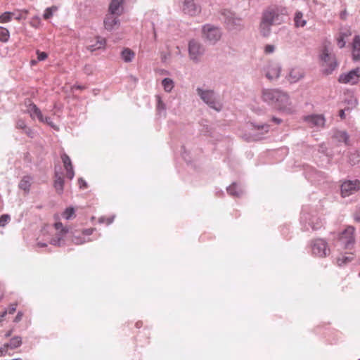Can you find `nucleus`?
Returning a JSON list of instances; mask_svg holds the SVG:
<instances>
[{
    "label": "nucleus",
    "mask_w": 360,
    "mask_h": 360,
    "mask_svg": "<svg viewBox=\"0 0 360 360\" xmlns=\"http://www.w3.org/2000/svg\"><path fill=\"white\" fill-rule=\"evenodd\" d=\"M135 326L137 328H140L141 327H142L143 323L141 321H138L136 323Z\"/></svg>",
    "instance_id": "nucleus-55"
},
{
    "label": "nucleus",
    "mask_w": 360,
    "mask_h": 360,
    "mask_svg": "<svg viewBox=\"0 0 360 360\" xmlns=\"http://www.w3.org/2000/svg\"><path fill=\"white\" fill-rule=\"evenodd\" d=\"M279 89H266L262 91V99L269 105L274 106L278 100Z\"/></svg>",
    "instance_id": "nucleus-12"
},
{
    "label": "nucleus",
    "mask_w": 360,
    "mask_h": 360,
    "mask_svg": "<svg viewBox=\"0 0 360 360\" xmlns=\"http://www.w3.org/2000/svg\"><path fill=\"white\" fill-rule=\"evenodd\" d=\"M27 111L32 118L37 117L40 122L49 123V118L46 117L45 119H44L41 110L37 108V106L34 103H30V105L27 107Z\"/></svg>",
    "instance_id": "nucleus-19"
},
{
    "label": "nucleus",
    "mask_w": 360,
    "mask_h": 360,
    "mask_svg": "<svg viewBox=\"0 0 360 360\" xmlns=\"http://www.w3.org/2000/svg\"><path fill=\"white\" fill-rule=\"evenodd\" d=\"M188 49L190 57L193 60H198L204 52L203 47L200 43L195 40H192L189 42Z\"/></svg>",
    "instance_id": "nucleus-14"
},
{
    "label": "nucleus",
    "mask_w": 360,
    "mask_h": 360,
    "mask_svg": "<svg viewBox=\"0 0 360 360\" xmlns=\"http://www.w3.org/2000/svg\"><path fill=\"white\" fill-rule=\"evenodd\" d=\"M354 217L355 221H360V207H359L356 212H355Z\"/></svg>",
    "instance_id": "nucleus-50"
},
{
    "label": "nucleus",
    "mask_w": 360,
    "mask_h": 360,
    "mask_svg": "<svg viewBox=\"0 0 360 360\" xmlns=\"http://www.w3.org/2000/svg\"><path fill=\"white\" fill-rule=\"evenodd\" d=\"M257 130H263L265 132H268L269 126L268 124L258 125L255 127Z\"/></svg>",
    "instance_id": "nucleus-47"
},
{
    "label": "nucleus",
    "mask_w": 360,
    "mask_h": 360,
    "mask_svg": "<svg viewBox=\"0 0 360 360\" xmlns=\"http://www.w3.org/2000/svg\"><path fill=\"white\" fill-rule=\"evenodd\" d=\"M17 305H18V304L16 302L11 304L8 306V311L6 310L4 312H2L1 317V318L4 317L7 314L8 312L9 314H13L16 310Z\"/></svg>",
    "instance_id": "nucleus-38"
},
{
    "label": "nucleus",
    "mask_w": 360,
    "mask_h": 360,
    "mask_svg": "<svg viewBox=\"0 0 360 360\" xmlns=\"http://www.w3.org/2000/svg\"><path fill=\"white\" fill-rule=\"evenodd\" d=\"M351 33L348 32H340L338 36L336 38L337 44L339 48L342 49L345 47L346 44L345 39L348 37Z\"/></svg>",
    "instance_id": "nucleus-27"
},
{
    "label": "nucleus",
    "mask_w": 360,
    "mask_h": 360,
    "mask_svg": "<svg viewBox=\"0 0 360 360\" xmlns=\"http://www.w3.org/2000/svg\"><path fill=\"white\" fill-rule=\"evenodd\" d=\"M281 67L276 62H270L266 69V77L269 80L278 79L281 75Z\"/></svg>",
    "instance_id": "nucleus-13"
},
{
    "label": "nucleus",
    "mask_w": 360,
    "mask_h": 360,
    "mask_svg": "<svg viewBox=\"0 0 360 360\" xmlns=\"http://www.w3.org/2000/svg\"><path fill=\"white\" fill-rule=\"evenodd\" d=\"M22 313L21 311H19L18 313V314L16 315L14 321L15 322H19L22 319Z\"/></svg>",
    "instance_id": "nucleus-51"
},
{
    "label": "nucleus",
    "mask_w": 360,
    "mask_h": 360,
    "mask_svg": "<svg viewBox=\"0 0 360 360\" xmlns=\"http://www.w3.org/2000/svg\"><path fill=\"white\" fill-rule=\"evenodd\" d=\"M32 180V179L30 176H23L19 184L20 188L24 190L25 191H29L31 186Z\"/></svg>",
    "instance_id": "nucleus-26"
},
{
    "label": "nucleus",
    "mask_w": 360,
    "mask_h": 360,
    "mask_svg": "<svg viewBox=\"0 0 360 360\" xmlns=\"http://www.w3.org/2000/svg\"><path fill=\"white\" fill-rule=\"evenodd\" d=\"M11 220V217L8 214H3L0 217V226H5Z\"/></svg>",
    "instance_id": "nucleus-41"
},
{
    "label": "nucleus",
    "mask_w": 360,
    "mask_h": 360,
    "mask_svg": "<svg viewBox=\"0 0 360 360\" xmlns=\"http://www.w3.org/2000/svg\"><path fill=\"white\" fill-rule=\"evenodd\" d=\"M340 134V138L343 139L344 142L347 144L349 141V136L345 131H342Z\"/></svg>",
    "instance_id": "nucleus-49"
},
{
    "label": "nucleus",
    "mask_w": 360,
    "mask_h": 360,
    "mask_svg": "<svg viewBox=\"0 0 360 360\" xmlns=\"http://www.w3.org/2000/svg\"><path fill=\"white\" fill-rule=\"evenodd\" d=\"M286 15V8L280 6H269L262 13V16L266 17L267 20L274 25H281L284 21Z\"/></svg>",
    "instance_id": "nucleus-1"
},
{
    "label": "nucleus",
    "mask_w": 360,
    "mask_h": 360,
    "mask_svg": "<svg viewBox=\"0 0 360 360\" xmlns=\"http://www.w3.org/2000/svg\"><path fill=\"white\" fill-rule=\"evenodd\" d=\"M357 103H358L357 100L355 98L354 101V105H356Z\"/></svg>",
    "instance_id": "nucleus-60"
},
{
    "label": "nucleus",
    "mask_w": 360,
    "mask_h": 360,
    "mask_svg": "<svg viewBox=\"0 0 360 360\" xmlns=\"http://www.w3.org/2000/svg\"><path fill=\"white\" fill-rule=\"evenodd\" d=\"M9 349V345L8 344H4L2 347H0V356H4L7 354L8 349Z\"/></svg>",
    "instance_id": "nucleus-43"
},
{
    "label": "nucleus",
    "mask_w": 360,
    "mask_h": 360,
    "mask_svg": "<svg viewBox=\"0 0 360 360\" xmlns=\"http://www.w3.org/2000/svg\"><path fill=\"white\" fill-rule=\"evenodd\" d=\"M94 228H90V229H84L82 231V234L84 236H90L93 233V232L94 231Z\"/></svg>",
    "instance_id": "nucleus-48"
},
{
    "label": "nucleus",
    "mask_w": 360,
    "mask_h": 360,
    "mask_svg": "<svg viewBox=\"0 0 360 360\" xmlns=\"http://www.w3.org/2000/svg\"><path fill=\"white\" fill-rule=\"evenodd\" d=\"M303 120L309 127L321 128L326 123V119L323 115H310L303 117Z\"/></svg>",
    "instance_id": "nucleus-10"
},
{
    "label": "nucleus",
    "mask_w": 360,
    "mask_h": 360,
    "mask_svg": "<svg viewBox=\"0 0 360 360\" xmlns=\"http://www.w3.org/2000/svg\"><path fill=\"white\" fill-rule=\"evenodd\" d=\"M72 241L76 245H81L86 243L87 240H85L82 232L75 231L72 236Z\"/></svg>",
    "instance_id": "nucleus-29"
},
{
    "label": "nucleus",
    "mask_w": 360,
    "mask_h": 360,
    "mask_svg": "<svg viewBox=\"0 0 360 360\" xmlns=\"http://www.w3.org/2000/svg\"><path fill=\"white\" fill-rule=\"evenodd\" d=\"M9 13H11V18H15V15H16V13L15 12V11H13V12H9Z\"/></svg>",
    "instance_id": "nucleus-57"
},
{
    "label": "nucleus",
    "mask_w": 360,
    "mask_h": 360,
    "mask_svg": "<svg viewBox=\"0 0 360 360\" xmlns=\"http://www.w3.org/2000/svg\"><path fill=\"white\" fill-rule=\"evenodd\" d=\"M360 189V181H346L341 186V194L343 197L349 196Z\"/></svg>",
    "instance_id": "nucleus-9"
},
{
    "label": "nucleus",
    "mask_w": 360,
    "mask_h": 360,
    "mask_svg": "<svg viewBox=\"0 0 360 360\" xmlns=\"http://www.w3.org/2000/svg\"><path fill=\"white\" fill-rule=\"evenodd\" d=\"M181 2L182 11L191 16H195L200 12V7L198 6L194 0H180Z\"/></svg>",
    "instance_id": "nucleus-11"
},
{
    "label": "nucleus",
    "mask_w": 360,
    "mask_h": 360,
    "mask_svg": "<svg viewBox=\"0 0 360 360\" xmlns=\"http://www.w3.org/2000/svg\"><path fill=\"white\" fill-rule=\"evenodd\" d=\"M54 219H55L56 220H58V219H59V217H58V214H55V215H54Z\"/></svg>",
    "instance_id": "nucleus-58"
},
{
    "label": "nucleus",
    "mask_w": 360,
    "mask_h": 360,
    "mask_svg": "<svg viewBox=\"0 0 360 360\" xmlns=\"http://www.w3.org/2000/svg\"><path fill=\"white\" fill-rule=\"evenodd\" d=\"M320 58L322 66L326 67L324 71L327 75L330 74L338 67L335 55L330 53L326 47L323 49Z\"/></svg>",
    "instance_id": "nucleus-3"
},
{
    "label": "nucleus",
    "mask_w": 360,
    "mask_h": 360,
    "mask_svg": "<svg viewBox=\"0 0 360 360\" xmlns=\"http://www.w3.org/2000/svg\"><path fill=\"white\" fill-rule=\"evenodd\" d=\"M339 116L340 117V118L342 120H345V110H340L339 111Z\"/></svg>",
    "instance_id": "nucleus-53"
},
{
    "label": "nucleus",
    "mask_w": 360,
    "mask_h": 360,
    "mask_svg": "<svg viewBox=\"0 0 360 360\" xmlns=\"http://www.w3.org/2000/svg\"><path fill=\"white\" fill-rule=\"evenodd\" d=\"M360 78V68H356L347 73L341 74L338 78V82L342 84H356Z\"/></svg>",
    "instance_id": "nucleus-8"
},
{
    "label": "nucleus",
    "mask_w": 360,
    "mask_h": 360,
    "mask_svg": "<svg viewBox=\"0 0 360 360\" xmlns=\"http://www.w3.org/2000/svg\"><path fill=\"white\" fill-rule=\"evenodd\" d=\"M9 37V31L5 27H0V41L2 42H7Z\"/></svg>",
    "instance_id": "nucleus-33"
},
{
    "label": "nucleus",
    "mask_w": 360,
    "mask_h": 360,
    "mask_svg": "<svg viewBox=\"0 0 360 360\" xmlns=\"http://www.w3.org/2000/svg\"><path fill=\"white\" fill-rule=\"evenodd\" d=\"M162 84L167 92H170L174 88V82L169 78H165L162 80Z\"/></svg>",
    "instance_id": "nucleus-31"
},
{
    "label": "nucleus",
    "mask_w": 360,
    "mask_h": 360,
    "mask_svg": "<svg viewBox=\"0 0 360 360\" xmlns=\"http://www.w3.org/2000/svg\"><path fill=\"white\" fill-rule=\"evenodd\" d=\"M353 259V256L352 255H350V256H348V257H345V256H342V257H340L338 259V265L341 266L344 264H346L347 262H350Z\"/></svg>",
    "instance_id": "nucleus-40"
},
{
    "label": "nucleus",
    "mask_w": 360,
    "mask_h": 360,
    "mask_svg": "<svg viewBox=\"0 0 360 360\" xmlns=\"http://www.w3.org/2000/svg\"><path fill=\"white\" fill-rule=\"evenodd\" d=\"M37 59L40 61L41 60H44L45 59L47 58L48 57V55L45 52H41L39 51H37Z\"/></svg>",
    "instance_id": "nucleus-46"
},
{
    "label": "nucleus",
    "mask_w": 360,
    "mask_h": 360,
    "mask_svg": "<svg viewBox=\"0 0 360 360\" xmlns=\"http://www.w3.org/2000/svg\"><path fill=\"white\" fill-rule=\"evenodd\" d=\"M271 120L276 123V124H280L282 122V120L280 118H277L276 117H273Z\"/></svg>",
    "instance_id": "nucleus-52"
},
{
    "label": "nucleus",
    "mask_w": 360,
    "mask_h": 360,
    "mask_svg": "<svg viewBox=\"0 0 360 360\" xmlns=\"http://www.w3.org/2000/svg\"><path fill=\"white\" fill-rule=\"evenodd\" d=\"M134 52L128 48L124 49L122 52V58L127 63L131 62L134 58Z\"/></svg>",
    "instance_id": "nucleus-28"
},
{
    "label": "nucleus",
    "mask_w": 360,
    "mask_h": 360,
    "mask_svg": "<svg viewBox=\"0 0 360 360\" xmlns=\"http://www.w3.org/2000/svg\"><path fill=\"white\" fill-rule=\"evenodd\" d=\"M54 228L58 231L60 237L58 238V240L57 241L53 239L51 240V243L53 245H60V238L68 233V229L66 226H64L63 224L60 221H56L54 224Z\"/></svg>",
    "instance_id": "nucleus-22"
},
{
    "label": "nucleus",
    "mask_w": 360,
    "mask_h": 360,
    "mask_svg": "<svg viewBox=\"0 0 360 360\" xmlns=\"http://www.w3.org/2000/svg\"><path fill=\"white\" fill-rule=\"evenodd\" d=\"M352 56L354 61L360 60V37L356 35L352 43Z\"/></svg>",
    "instance_id": "nucleus-20"
},
{
    "label": "nucleus",
    "mask_w": 360,
    "mask_h": 360,
    "mask_svg": "<svg viewBox=\"0 0 360 360\" xmlns=\"http://www.w3.org/2000/svg\"><path fill=\"white\" fill-rule=\"evenodd\" d=\"M275 50V46L272 44H267L264 47V52L266 54L272 53Z\"/></svg>",
    "instance_id": "nucleus-45"
},
{
    "label": "nucleus",
    "mask_w": 360,
    "mask_h": 360,
    "mask_svg": "<svg viewBox=\"0 0 360 360\" xmlns=\"http://www.w3.org/2000/svg\"><path fill=\"white\" fill-rule=\"evenodd\" d=\"M274 107L278 110L287 114L292 113L295 111V108L289 96L281 90H279L278 100H276Z\"/></svg>",
    "instance_id": "nucleus-2"
},
{
    "label": "nucleus",
    "mask_w": 360,
    "mask_h": 360,
    "mask_svg": "<svg viewBox=\"0 0 360 360\" xmlns=\"http://www.w3.org/2000/svg\"><path fill=\"white\" fill-rule=\"evenodd\" d=\"M274 25L270 21H269L266 17L262 15L261 21L259 26V31L262 36L266 37L269 36L271 33V27Z\"/></svg>",
    "instance_id": "nucleus-18"
},
{
    "label": "nucleus",
    "mask_w": 360,
    "mask_h": 360,
    "mask_svg": "<svg viewBox=\"0 0 360 360\" xmlns=\"http://www.w3.org/2000/svg\"><path fill=\"white\" fill-rule=\"evenodd\" d=\"M11 20V14L9 12H4L0 15V23H6Z\"/></svg>",
    "instance_id": "nucleus-39"
},
{
    "label": "nucleus",
    "mask_w": 360,
    "mask_h": 360,
    "mask_svg": "<svg viewBox=\"0 0 360 360\" xmlns=\"http://www.w3.org/2000/svg\"><path fill=\"white\" fill-rule=\"evenodd\" d=\"M16 127L18 129H27L26 133L29 134L30 131V129H27L26 124L23 120H18L16 124Z\"/></svg>",
    "instance_id": "nucleus-42"
},
{
    "label": "nucleus",
    "mask_w": 360,
    "mask_h": 360,
    "mask_svg": "<svg viewBox=\"0 0 360 360\" xmlns=\"http://www.w3.org/2000/svg\"><path fill=\"white\" fill-rule=\"evenodd\" d=\"M72 89L82 90L85 89V86L81 85H74Z\"/></svg>",
    "instance_id": "nucleus-54"
},
{
    "label": "nucleus",
    "mask_w": 360,
    "mask_h": 360,
    "mask_svg": "<svg viewBox=\"0 0 360 360\" xmlns=\"http://www.w3.org/2000/svg\"><path fill=\"white\" fill-rule=\"evenodd\" d=\"M58 9L57 6H53L51 7H49V8H47L45 11H44V13L43 15V17L45 20H48L50 18H51L53 16V12L56 11Z\"/></svg>",
    "instance_id": "nucleus-37"
},
{
    "label": "nucleus",
    "mask_w": 360,
    "mask_h": 360,
    "mask_svg": "<svg viewBox=\"0 0 360 360\" xmlns=\"http://www.w3.org/2000/svg\"><path fill=\"white\" fill-rule=\"evenodd\" d=\"M197 91L201 99L206 103L210 108L219 111L221 105L216 101L214 93L211 90H202L200 88L197 89Z\"/></svg>",
    "instance_id": "nucleus-5"
},
{
    "label": "nucleus",
    "mask_w": 360,
    "mask_h": 360,
    "mask_svg": "<svg viewBox=\"0 0 360 360\" xmlns=\"http://www.w3.org/2000/svg\"><path fill=\"white\" fill-rule=\"evenodd\" d=\"M228 193L233 196H239L240 191L236 184H231L228 188H227Z\"/></svg>",
    "instance_id": "nucleus-36"
},
{
    "label": "nucleus",
    "mask_w": 360,
    "mask_h": 360,
    "mask_svg": "<svg viewBox=\"0 0 360 360\" xmlns=\"http://www.w3.org/2000/svg\"><path fill=\"white\" fill-rule=\"evenodd\" d=\"M226 23H227V25L229 26V27L230 29L234 28L236 26H240L241 25V19H240V18H229L227 20Z\"/></svg>",
    "instance_id": "nucleus-35"
},
{
    "label": "nucleus",
    "mask_w": 360,
    "mask_h": 360,
    "mask_svg": "<svg viewBox=\"0 0 360 360\" xmlns=\"http://www.w3.org/2000/svg\"><path fill=\"white\" fill-rule=\"evenodd\" d=\"M115 14L109 13L106 15L104 20L105 28L111 31L115 28H117L120 25V20L117 16H115Z\"/></svg>",
    "instance_id": "nucleus-17"
},
{
    "label": "nucleus",
    "mask_w": 360,
    "mask_h": 360,
    "mask_svg": "<svg viewBox=\"0 0 360 360\" xmlns=\"http://www.w3.org/2000/svg\"><path fill=\"white\" fill-rule=\"evenodd\" d=\"M60 158L63 163L64 169L66 171V177L68 179L72 180L75 176V172L70 157L66 153H63L61 154Z\"/></svg>",
    "instance_id": "nucleus-15"
},
{
    "label": "nucleus",
    "mask_w": 360,
    "mask_h": 360,
    "mask_svg": "<svg viewBox=\"0 0 360 360\" xmlns=\"http://www.w3.org/2000/svg\"><path fill=\"white\" fill-rule=\"evenodd\" d=\"M354 231L355 229L349 226L341 233L339 240L345 246V249H349L350 245H354L355 242Z\"/></svg>",
    "instance_id": "nucleus-7"
},
{
    "label": "nucleus",
    "mask_w": 360,
    "mask_h": 360,
    "mask_svg": "<svg viewBox=\"0 0 360 360\" xmlns=\"http://www.w3.org/2000/svg\"><path fill=\"white\" fill-rule=\"evenodd\" d=\"M295 26L296 27H304L307 25V20L304 18L303 13L297 11L294 17Z\"/></svg>",
    "instance_id": "nucleus-25"
},
{
    "label": "nucleus",
    "mask_w": 360,
    "mask_h": 360,
    "mask_svg": "<svg viewBox=\"0 0 360 360\" xmlns=\"http://www.w3.org/2000/svg\"><path fill=\"white\" fill-rule=\"evenodd\" d=\"M79 183L80 184V185L83 184L84 186H86V183L82 179H80L79 180Z\"/></svg>",
    "instance_id": "nucleus-56"
},
{
    "label": "nucleus",
    "mask_w": 360,
    "mask_h": 360,
    "mask_svg": "<svg viewBox=\"0 0 360 360\" xmlns=\"http://www.w3.org/2000/svg\"><path fill=\"white\" fill-rule=\"evenodd\" d=\"M359 276H360V272H359Z\"/></svg>",
    "instance_id": "nucleus-61"
},
{
    "label": "nucleus",
    "mask_w": 360,
    "mask_h": 360,
    "mask_svg": "<svg viewBox=\"0 0 360 360\" xmlns=\"http://www.w3.org/2000/svg\"><path fill=\"white\" fill-rule=\"evenodd\" d=\"M15 12L16 13L15 19L18 21L26 19L29 13L26 9L15 10Z\"/></svg>",
    "instance_id": "nucleus-32"
},
{
    "label": "nucleus",
    "mask_w": 360,
    "mask_h": 360,
    "mask_svg": "<svg viewBox=\"0 0 360 360\" xmlns=\"http://www.w3.org/2000/svg\"><path fill=\"white\" fill-rule=\"evenodd\" d=\"M156 99H157V102H158V104H157V108L158 110H165V104L164 103L162 102L160 96H156Z\"/></svg>",
    "instance_id": "nucleus-44"
},
{
    "label": "nucleus",
    "mask_w": 360,
    "mask_h": 360,
    "mask_svg": "<svg viewBox=\"0 0 360 360\" xmlns=\"http://www.w3.org/2000/svg\"><path fill=\"white\" fill-rule=\"evenodd\" d=\"M106 41L104 38L101 37H96L90 40L86 45V49L93 52L98 49H104L105 46Z\"/></svg>",
    "instance_id": "nucleus-16"
},
{
    "label": "nucleus",
    "mask_w": 360,
    "mask_h": 360,
    "mask_svg": "<svg viewBox=\"0 0 360 360\" xmlns=\"http://www.w3.org/2000/svg\"><path fill=\"white\" fill-rule=\"evenodd\" d=\"M11 331L8 332V333L6 334V337H9V336L11 335Z\"/></svg>",
    "instance_id": "nucleus-59"
},
{
    "label": "nucleus",
    "mask_w": 360,
    "mask_h": 360,
    "mask_svg": "<svg viewBox=\"0 0 360 360\" xmlns=\"http://www.w3.org/2000/svg\"><path fill=\"white\" fill-rule=\"evenodd\" d=\"M304 76L303 71L298 68H292L289 73V80L290 82H296Z\"/></svg>",
    "instance_id": "nucleus-23"
},
{
    "label": "nucleus",
    "mask_w": 360,
    "mask_h": 360,
    "mask_svg": "<svg viewBox=\"0 0 360 360\" xmlns=\"http://www.w3.org/2000/svg\"><path fill=\"white\" fill-rule=\"evenodd\" d=\"M122 4V0H112L109 6L110 13L120 15L122 13V9L120 10Z\"/></svg>",
    "instance_id": "nucleus-24"
},
{
    "label": "nucleus",
    "mask_w": 360,
    "mask_h": 360,
    "mask_svg": "<svg viewBox=\"0 0 360 360\" xmlns=\"http://www.w3.org/2000/svg\"><path fill=\"white\" fill-rule=\"evenodd\" d=\"M62 216L66 220H70L75 217V210L73 207H67L62 213Z\"/></svg>",
    "instance_id": "nucleus-30"
},
{
    "label": "nucleus",
    "mask_w": 360,
    "mask_h": 360,
    "mask_svg": "<svg viewBox=\"0 0 360 360\" xmlns=\"http://www.w3.org/2000/svg\"><path fill=\"white\" fill-rule=\"evenodd\" d=\"M21 344H22L21 338L18 336H16V337L13 338L11 340L8 345H9V348L13 349H15V348H18V347H20L21 345Z\"/></svg>",
    "instance_id": "nucleus-34"
},
{
    "label": "nucleus",
    "mask_w": 360,
    "mask_h": 360,
    "mask_svg": "<svg viewBox=\"0 0 360 360\" xmlns=\"http://www.w3.org/2000/svg\"><path fill=\"white\" fill-rule=\"evenodd\" d=\"M311 250L314 255L319 257H325L330 253L328 243L322 238L314 240Z\"/></svg>",
    "instance_id": "nucleus-6"
},
{
    "label": "nucleus",
    "mask_w": 360,
    "mask_h": 360,
    "mask_svg": "<svg viewBox=\"0 0 360 360\" xmlns=\"http://www.w3.org/2000/svg\"><path fill=\"white\" fill-rule=\"evenodd\" d=\"M53 186L58 194H62L64 189V180L62 174L58 172H55Z\"/></svg>",
    "instance_id": "nucleus-21"
},
{
    "label": "nucleus",
    "mask_w": 360,
    "mask_h": 360,
    "mask_svg": "<svg viewBox=\"0 0 360 360\" xmlns=\"http://www.w3.org/2000/svg\"><path fill=\"white\" fill-rule=\"evenodd\" d=\"M202 37L212 44L216 43L221 37V32L217 27L205 25L202 29Z\"/></svg>",
    "instance_id": "nucleus-4"
}]
</instances>
